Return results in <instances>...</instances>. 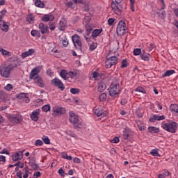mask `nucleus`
Listing matches in <instances>:
<instances>
[{"instance_id":"e2e57ef3","label":"nucleus","mask_w":178,"mask_h":178,"mask_svg":"<svg viewBox=\"0 0 178 178\" xmlns=\"http://www.w3.org/2000/svg\"><path fill=\"white\" fill-rule=\"evenodd\" d=\"M40 176H41V172H40V171L35 172L33 174V177L35 178L40 177Z\"/></svg>"},{"instance_id":"09e8293b","label":"nucleus","mask_w":178,"mask_h":178,"mask_svg":"<svg viewBox=\"0 0 178 178\" xmlns=\"http://www.w3.org/2000/svg\"><path fill=\"white\" fill-rule=\"evenodd\" d=\"M92 78L95 79V80H98L99 79V73L97 72H94L92 74Z\"/></svg>"},{"instance_id":"338daca9","label":"nucleus","mask_w":178,"mask_h":178,"mask_svg":"<svg viewBox=\"0 0 178 178\" xmlns=\"http://www.w3.org/2000/svg\"><path fill=\"white\" fill-rule=\"evenodd\" d=\"M24 170H25V174H24V175L23 176V177H24V178H27V177H29V170L24 169Z\"/></svg>"},{"instance_id":"864d4df0","label":"nucleus","mask_w":178,"mask_h":178,"mask_svg":"<svg viewBox=\"0 0 178 178\" xmlns=\"http://www.w3.org/2000/svg\"><path fill=\"white\" fill-rule=\"evenodd\" d=\"M120 140H119V137H114L113 140H111V143H113V144H118V143H119Z\"/></svg>"},{"instance_id":"774afa93","label":"nucleus","mask_w":178,"mask_h":178,"mask_svg":"<svg viewBox=\"0 0 178 178\" xmlns=\"http://www.w3.org/2000/svg\"><path fill=\"white\" fill-rule=\"evenodd\" d=\"M173 13L176 16V17H178V8H175L173 10Z\"/></svg>"},{"instance_id":"bb28decb","label":"nucleus","mask_w":178,"mask_h":178,"mask_svg":"<svg viewBox=\"0 0 178 178\" xmlns=\"http://www.w3.org/2000/svg\"><path fill=\"white\" fill-rule=\"evenodd\" d=\"M60 76L64 80H67V79H70L69 72H67V71L65 70H61V72L60 73Z\"/></svg>"},{"instance_id":"7c9ffc66","label":"nucleus","mask_w":178,"mask_h":178,"mask_svg":"<svg viewBox=\"0 0 178 178\" xmlns=\"http://www.w3.org/2000/svg\"><path fill=\"white\" fill-rule=\"evenodd\" d=\"M97 90L99 92H102L105 91V90H106V84H105V83H103V82L99 83V86Z\"/></svg>"},{"instance_id":"0e129e2a","label":"nucleus","mask_w":178,"mask_h":178,"mask_svg":"<svg viewBox=\"0 0 178 178\" xmlns=\"http://www.w3.org/2000/svg\"><path fill=\"white\" fill-rule=\"evenodd\" d=\"M58 173L60 176H65V171L62 168L58 170Z\"/></svg>"},{"instance_id":"de8ad7c7","label":"nucleus","mask_w":178,"mask_h":178,"mask_svg":"<svg viewBox=\"0 0 178 178\" xmlns=\"http://www.w3.org/2000/svg\"><path fill=\"white\" fill-rule=\"evenodd\" d=\"M151 155H153V156H159V153L158 152V149H152L150 152Z\"/></svg>"},{"instance_id":"0eeeda50","label":"nucleus","mask_w":178,"mask_h":178,"mask_svg":"<svg viewBox=\"0 0 178 178\" xmlns=\"http://www.w3.org/2000/svg\"><path fill=\"white\" fill-rule=\"evenodd\" d=\"M8 120L10 122H11V123L13 124L22 123V122H23V118L19 114L8 115Z\"/></svg>"},{"instance_id":"79ce46f5","label":"nucleus","mask_w":178,"mask_h":178,"mask_svg":"<svg viewBox=\"0 0 178 178\" xmlns=\"http://www.w3.org/2000/svg\"><path fill=\"white\" fill-rule=\"evenodd\" d=\"M85 125L83 122H79L74 124V129H84Z\"/></svg>"},{"instance_id":"423d86ee","label":"nucleus","mask_w":178,"mask_h":178,"mask_svg":"<svg viewBox=\"0 0 178 178\" xmlns=\"http://www.w3.org/2000/svg\"><path fill=\"white\" fill-rule=\"evenodd\" d=\"M126 30H127V27H126L124 21H120L117 26L118 35H124L126 34Z\"/></svg>"},{"instance_id":"aec40b11","label":"nucleus","mask_w":178,"mask_h":178,"mask_svg":"<svg viewBox=\"0 0 178 178\" xmlns=\"http://www.w3.org/2000/svg\"><path fill=\"white\" fill-rule=\"evenodd\" d=\"M140 58L142 60H144L145 62H148L149 59H151V55L145 52V50H143V52L140 54Z\"/></svg>"},{"instance_id":"ddd939ff","label":"nucleus","mask_w":178,"mask_h":178,"mask_svg":"<svg viewBox=\"0 0 178 178\" xmlns=\"http://www.w3.org/2000/svg\"><path fill=\"white\" fill-rule=\"evenodd\" d=\"M53 112L57 115H63L66 113V110L64 108L54 106L53 107Z\"/></svg>"},{"instance_id":"a18cd8bd","label":"nucleus","mask_w":178,"mask_h":178,"mask_svg":"<svg viewBox=\"0 0 178 178\" xmlns=\"http://www.w3.org/2000/svg\"><path fill=\"white\" fill-rule=\"evenodd\" d=\"M154 118L156 119V120H165V116L163 115H154Z\"/></svg>"},{"instance_id":"603ef678","label":"nucleus","mask_w":178,"mask_h":178,"mask_svg":"<svg viewBox=\"0 0 178 178\" xmlns=\"http://www.w3.org/2000/svg\"><path fill=\"white\" fill-rule=\"evenodd\" d=\"M0 52H1V54L6 56H9V51L3 49H0Z\"/></svg>"},{"instance_id":"13d9d810","label":"nucleus","mask_w":178,"mask_h":178,"mask_svg":"<svg viewBox=\"0 0 178 178\" xmlns=\"http://www.w3.org/2000/svg\"><path fill=\"white\" fill-rule=\"evenodd\" d=\"M84 26H85V27H86V29L88 32L92 31V28L90 25H88V24H85Z\"/></svg>"},{"instance_id":"e433bc0d","label":"nucleus","mask_w":178,"mask_h":178,"mask_svg":"<svg viewBox=\"0 0 178 178\" xmlns=\"http://www.w3.org/2000/svg\"><path fill=\"white\" fill-rule=\"evenodd\" d=\"M106 93L104 92L102 93L99 96V99L101 102H105V101H106Z\"/></svg>"},{"instance_id":"4be33fe9","label":"nucleus","mask_w":178,"mask_h":178,"mask_svg":"<svg viewBox=\"0 0 178 178\" xmlns=\"http://www.w3.org/2000/svg\"><path fill=\"white\" fill-rule=\"evenodd\" d=\"M35 53V50L33 49H30L29 51H26L22 54L21 58L22 59H24L27 58V56H31V55L34 54Z\"/></svg>"},{"instance_id":"cd10ccee","label":"nucleus","mask_w":178,"mask_h":178,"mask_svg":"<svg viewBox=\"0 0 178 178\" xmlns=\"http://www.w3.org/2000/svg\"><path fill=\"white\" fill-rule=\"evenodd\" d=\"M0 29L2 30V31H4V33H8V31H9V26L6 24L5 21L0 24Z\"/></svg>"},{"instance_id":"a211bd4d","label":"nucleus","mask_w":178,"mask_h":178,"mask_svg":"<svg viewBox=\"0 0 178 178\" xmlns=\"http://www.w3.org/2000/svg\"><path fill=\"white\" fill-rule=\"evenodd\" d=\"M18 66H20V61H19V59L15 58L14 59L9 65L8 67H10V69L13 71V69L18 67Z\"/></svg>"},{"instance_id":"c03bdc74","label":"nucleus","mask_w":178,"mask_h":178,"mask_svg":"<svg viewBox=\"0 0 178 178\" xmlns=\"http://www.w3.org/2000/svg\"><path fill=\"white\" fill-rule=\"evenodd\" d=\"M35 147H41L42 145H44V142L42 140L38 139L35 140V143L34 144Z\"/></svg>"},{"instance_id":"c9c22d12","label":"nucleus","mask_w":178,"mask_h":178,"mask_svg":"<svg viewBox=\"0 0 178 178\" xmlns=\"http://www.w3.org/2000/svg\"><path fill=\"white\" fill-rule=\"evenodd\" d=\"M35 5L38 8H44V6H45V4H44L41 0H35Z\"/></svg>"},{"instance_id":"052dcab7","label":"nucleus","mask_w":178,"mask_h":178,"mask_svg":"<svg viewBox=\"0 0 178 178\" xmlns=\"http://www.w3.org/2000/svg\"><path fill=\"white\" fill-rule=\"evenodd\" d=\"M156 105L158 106L159 111H162V109L163 108V107H162V104H161V102L158 101L156 102Z\"/></svg>"},{"instance_id":"37998d69","label":"nucleus","mask_w":178,"mask_h":178,"mask_svg":"<svg viewBox=\"0 0 178 178\" xmlns=\"http://www.w3.org/2000/svg\"><path fill=\"white\" fill-rule=\"evenodd\" d=\"M91 20V17L90 16H85L83 18V24H88L90 23V21Z\"/></svg>"},{"instance_id":"680f3d73","label":"nucleus","mask_w":178,"mask_h":178,"mask_svg":"<svg viewBox=\"0 0 178 178\" xmlns=\"http://www.w3.org/2000/svg\"><path fill=\"white\" fill-rule=\"evenodd\" d=\"M114 22H115V19H113V18H109L108 19V23L109 26H112V24H113Z\"/></svg>"},{"instance_id":"9d476101","label":"nucleus","mask_w":178,"mask_h":178,"mask_svg":"<svg viewBox=\"0 0 178 178\" xmlns=\"http://www.w3.org/2000/svg\"><path fill=\"white\" fill-rule=\"evenodd\" d=\"M70 79H74V80H77L80 77V71L79 70H72L69 72Z\"/></svg>"},{"instance_id":"6ab92c4d","label":"nucleus","mask_w":178,"mask_h":178,"mask_svg":"<svg viewBox=\"0 0 178 178\" xmlns=\"http://www.w3.org/2000/svg\"><path fill=\"white\" fill-rule=\"evenodd\" d=\"M42 22H54L55 20V16L52 14L44 15L42 17Z\"/></svg>"},{"instance_id":"c85d7f7f","label":"nucleus","mask_w":178,"mask_h":178,"mask_svg":"<svg viewBox=\"0 0 178 178\" xmlns=\"http://www.w3.org/2000/svg\"><path fill=\"white\" fill-rule=\"evenodd\" d=\"M175 73H176L175 70H167L164 74H163L162 78L165 79V77H169V76H172V74H175Z\"/></svg>"},{"instance_id":"58836bf2","label":"nucleus","mask_w":178,"mask_h":178,"mask_svg":"<svg viewBox=\"0 0 178 178\" xmlns=\"http://www.w3.org/2000/svg\"><path fill=\"white\" fill-rule=\"evenodd\" d=\"M42 140L44 141V144L49 145L51 144V140H49V138L46 136H43L42 137Z\"/></svg>"},{"instance_id":"dca6fc26","label":"nucleus","mask_w":178,"mask_h":178,"mask_svg":"<svg viewBox=\"0 0 178 178\" xmlns=\"http://www.w3.org/2000/svg\"><path fill=\"white\" fill-rule=\"evenodd\" d=\"M39 30H40L42 34H48L49 33L48 25H44V23L39 24Z\"/></svg>"},{"instance_id":"412c9836","label":"nucleus","mask_w":178,"mask_h":178,"mask_svg":"<svg viewBox=\"0 0 178 178\" xmlns=\"http://www.w3.org/2000/svg\"><path fill=\"white\" fill-rule=\"evenodd\" d=\"M74 45H81V39L79 35L75 34L72 37Z\"/></svg>"},{"instance_id":"6e6552de","label":"nucleus","mask_w":178,"mask_h":178,"mask_svg":"<svg viewBox=\"0 0 178 178\" xmlns=\"http://www.w3.org/2000/svg\"><path fill=\"white\" fill-rule=\"evenodd\" d=\"M51 84H53V86H54V87H57L58 88H59V90H60V91L65 90V85L63 84L62 81H60V79H59L58 78H55V79H52Z\"/></svg>"},{"instance_id":"f8f14e48","label":"nucleus","mask_w":178,"mask_h":178,"mask_svg":"<svg viewBox=\"0 0 178 178\" xmlns=\"http://www.w3.org/2000/svg\"><path fill=\"white\" fill-rule=\"evenodd\" d=\"M70 122L73 124H76V123L79 122V116H77V115H75L73 111L70 112Z\"/></svg>"},{"instance_id":"9b49d317","label":"nucleus","mask_w":178,"mask_h":178,"mask_svg":"<svg viewBox=\"0 0 178 178\" xmlns=\"http://www.w3.org/2000/svg\"><path fill=\"white\" fill-rule=\"evenodd\" d=\"M67 27V20L65 18H62L58 24V29L60 31H64Z\"/></svg>"},{"instance_id":"393cba45","label":"nucleus","mask_w":178,"mask_h":178,"mask_svg":"<svg viewBox=\"0 0 178 178\" xmlns=\"http://www.w3.org/2000/svg\"><path fill=\"white\" fill-rule=\"evenodd\" d=\"M35 20V18L34 17V15H33L32 13H29L26 16V22L29 23V24H34V22Z\"/></svg>"},{"instance_id":"f257e3e1","label":"nucleus","mask_w":178,"mask_h":178,"mask_svg":"<svg viewBox=\"0 0 178 178\" xmlns=\"http://www.w3.org/2000/svg\"><path fill=\"white\" fill-rule=\"evenodd\" d=\"M119 56V54L116 52L115 50L110 51L107 56H106V61H105V67L106 69H111L112 66H116L118 65V62L119 60V58L118 57Z\"/></svg>"},{"instance_id":"1a4fd4ad","label":"nucleus","mask_w":178,"mask_h":178,"mask_svg":"<svg viewBox=\"0 0 178 178\" xmlns=\"http://www.w3.org/2000/svg\"><path fill=\"white\" fill-rule=\"evenodd\" d=\"M41 69H42V67H41V66H37L35 68H33L31 72L29 79L31 80H33V79L39 77L38 74H40V73H41Z\"/></svg>"},{"instance_id":"8fccbe9b","label":"nucleus","mask_w":178,"mask_h":178,"mask_svg":"<svg viewBox=\"0 0 178 178\" xmlns=\"http://www.w3.org/2000/svg\"><path fill=\"white\" fill-rule=\"evenodd\" d=\"M128 63L127 60H123L122 61V65H121V69H124V67H127Z\"/></svg>"},{"instance_id":"473e14b6","label":"nucleus","mask_w":178,"mask_h":178,"mask_svg":"<svg viewBox=\"0 0 178 178\" xmlns=\"http://www.w3.org/2000/svg\"><path fill=\"white\" fill-rule=\"evenodd\" d=\"M148 131L149 133H159V129L155 127H148Z\"/></svg>"},{"instance_id":"a878e982","label":"nucleus","mask_w":178,"mask_h":178,"mask_svg":"<svg viewBox=\"0 0 178 178\" xmlns=\"http://www.w3.org/2000/svg\"><path fill=\"white\" fill-rule=\"evenodd\" d=\"M156 13L161 19H163L165 16H166V11L163 10V9H162L161 8L160 9H158L156 11Z\"/></svg>"},{"instance_id":"5701e85b","label":"nucleus","mask_w":178,"mask_h":178,"mask_svg":"<svg viewBox=\"0 0 178 178\" xmlns=\"http://www.w3.org/2000/svg\"><path fill=\"white\" fill-rule=\"evenodd\" d=\"M170 111L172 113H175L176 116H178V105L177 104H170Z\"/></svg>"},{"instance_id":"49530a36","label":"nucleus","mask_w":178,"mask_h":178,"mask_svg":"<svg viewBox=\"0 0 178 178\" xmlns=\"http://www.w3.org/2000/svg\"><path fill=\"white\" fill-rule=\"evenodd\" d=\"M4 89L6 91H10V90H13V86L10 83H8L6 85V86H5Z\"/></svg>"},{"instance_id":"69168bd1","label":"nucleus","mask_w":178,"mask_h":178,"mask_svg":"<svg viewBox=\"0 0 178 178\" xmlns=\"http://www.w3.org/2000/svg\"><path fill=\"white\" fill-rule=\"evenodd\" d=\"M73 162H74V163H80L81 161H80V159L77 157H74L73 159Z\"/></svg>"},{"instance_id":"5fc2aeb1","label":"nucleus","mask_w":178,"mask_h":178,"mask_svg":"<svg viewBox=\"0 0 178 178\" xmlns=\"http://www.w3.org/2000/svg\"><path fill=\"white\" fill-rule=\"evenodd\" d=\"M49 26L50 30H51L52 31H54V30L56 29V26H55V23H49Z\"/></svg>"},{"instance_id":"c756f323","label":"nucleus","mask_w":178,"mask_h":178,"mask_svg":"<svg viewBox=\"0 0 178 178\" xmlns=\"http://www.w3.org/2000/svg\"><path fill=\"white\" fill-rule=\"evenodd\" d=\"M103 30L102 29H95L92 33V37L93 38H97V37L99 36V34L102 33Z\"/></svg>"},{"instance_id":"bf43d9fd","label":"nucleus","mask_w":178,"mask_h":178,"mask_svg":"<svg viewBox=\"0 0 178 178\" xmlns=\"http://www.w3.org/2000/svg\"><path fill=\"white\" fill-rule=\"evenodd\" d=\"M161 5V9H165L166 8V4H165V1L163 0H159Z\"/></svg>"},{"instance_id":"ea45409f","label":"nucleus","mask_w":178,"mask_h":178,"mask_svg":"<svg viewBox=\"0 0 178 178\" xmlns=\"http://www.w3.org/2000/svg\"><path fill=\"white\" fill-rule=\"evenodd\" d=\"M65 6L67 8H72V9H74L76 8V4H74V1H70L65 3Z\"/></svg>"},{"instance_id":"72a5a7b5","label":"nucleus","mask_w":178,"mask_h":178,"mask_svg":"<svg viewBox=\"0 0 178 178\" xmlns=\"http://www.w3.org/2000/svg\"><path fill=\"white\" fill-rule=\"evenodd\" d=\"M62 155V158H63V159H67V161H72V159H73V157L72 156H67V153L63 152L61 153Z\"/></svg>"},{"instance_id":"4c0bfd02","label":"nucleus","mask_w":178,"mask_h":178,"mask_svg":"<svg viewBox=\"0 0 178 178\" xmlns=\"http://www.w3.org/2000/svg\"><path fill=\"white\" fill-rule=\"evenodd\" d=\"M42 111L43 112H49L51 111V105L46 104L42 107Z\"/></svg>"},{"instance_id":"4468645a","label":"nucleus","mask_w":178,"mask_h":178,"mask_svg":"<svg viewBox=\"0 0 178 178\" xmlns=\"http://www.w3.org/2000/svg\"><path fill=\"white\" fill-rule=\"evenodd\" d=\"M40 109H36L34 111H33L31 114V119H32L33 122H38V119H40V118L38 117L40 115Z\"/></svg>"},{"instance_id":"7ed1b4c3","label":"nucleus","mask_w":178,"mask_h":178,"mask_svg":"<svg viewBox=\"0 0 178 178\" xmlns=\"http://www.w3.org/2000/svg\"><path fill=\"white\" fill-rule=\"evenodd\" d=\"M122 92V88H120V84L119 82H113L110 86L109 95L110 97H116Z\"/></svg>"},{"instance_id":"20e7f679","label":"nucleus","mask_w":178,"mask_h":178,"mask_svg":"<svg viewBox=\"0 0 178 178\" xmlns=\"http://www.w3.org/2000/svg\"><path fill=\"white\" fill-rule=\"evenodd\" d=\"M111 3V8L115 15H121L122 10H123V6H122V0H115Z\"/></svg>"},{"instance_id":"f03ea898","label":"nucleus","mask_w":178,"mask_h":178,"mask_svg":"<svg viewBox=\"0 0 178 178\" xmlns=\"http://www.w3.org/2000/svg\"><path fill=\"white\" fill-rule=\"evenodd\" d=\"M177 122L175 121H164L161 123V127L165 131H168L169 133H176L177 131Z\"/></svg>"},{"instance_id":"2f4dec72","label":"nucleus","mask_w":178,"mask_h":178,"mask_svg":"<svg viewBox=\"0 0 178 178\" xmlns=\"http://www.w3.org/2000/svg\"><path fill=\"white\" fill-rule=\"evenodd\" d=\"M31 35L32 37H35V38H40L41 37V33L38 30H32L31 32Z\"/></svg>"},{"instance_id":"39448f33","label":"nucleus","mask_w":178,"mask_h":178,"mask_svg":"<svg viewBox=\"0 0 178 178\" xmlns=\"http://www.w3.org/2000/svg\"><path fill=\"white\" fill-rule=\"evenodd\" d=\"M12 70L10 68L9 65L3 63L0 65V74L1 77H4L5 79H8L9 76H10Z\"/></svg>"},{"instance_id":"f3484780","label":"nucleus","mask_w":178,"mask_h":178,"mask_svg":"<svg viewBox=\"0 0 178 178\" xmlns=\"http://www.w3.org/2000/svg\"><path fill=\"white\" fill-rule=\"evenodd\" d=\"M32 80H34V82L38 87H41V88H43L44 87L45 84L44 83V80L41 76H37L36 78H33Z\"/></svg>"},{"instance_id":"f704fd0d","label":"nucleus","mask_w":178,"mask_h":178,"mask_svg":"<svg viewBox=\"0 0 178 178\" xmlns=\"http://www.w3.org/2000/svg\"><path fill=\"white\" fill-rule=\"evenodd\" d=\"M136 92H142V94H147V90L141 86H139L135 89Z\"/></svg>"},{"instance_id":"4d7b16f0","label":"nucleus","mask_w":178,"mask_h":178,"mask_svg":"<svg viewBox=\"0 0 178 178\" xmlns=\"http://www.w3.org/2000/svg\"><path fill=\"white\" fill-rule=\"evenodd\" d=\"M26 95H27V94H26V93H20L19 95H18V98L19 99H24V97H26Z\"/></svg>"},{"instance_id":"a19ab883","label":"nucleus","mask_w":178,"mask_h":178,"mask_svg":"<svg viewBox=\"0 0 178 178\" xmlns=\"http://www.w3.org/2000/svg\"><path fill=\"white\" fill-rule=\"evenodd\" d=\"M141 54H143V50L141 51V49H134V55H135V56H138V55L141 56Z\"/></svg>"},{"instance_id":"6e6d98bb","label":"nucleus","mask_w":178,"mask_h":178,"mask_svg":"<svg viewBox=\"0 0 178 178\" xmlns=\"http://www.w3.org/2000/svg\"><path fill=\"white\" fill-rule=\"evenodd\" d=\"M31 166L32 169H33L34 170H37L38 169V168H40V167L38 166V165H37V164H35V163H32L31 164Z\"/></svg>"},{"instance_id":"b1692460","label":"nucleus","mask_w":178,"mask_h":178,"mask_svg":"<svg viewBox=\"0 0 178 178\" xmlns=\"http://www.w3.org/2000/svg\"><path fill=\"white\" fill-rule=\"evenodd\" d=\"M95 115H97V117L102 116V118L106 116V114L104 113V110L100 108H97L95 110Z\"/></svg>"},{"instance_id":"3c124183","label":"nucleus","mask_w":178,"mask_h":178,"mask_svg":"<svg viewBox=\"0 0 178 178\" xmlns=\"http://www.w3.org/2000/svg\"><path fill=\"white\" fill-rule=\"evenodd\" d=\"M70 92L72 94H79V92H80V89H78V88H71L70 89Z\"/></svg>"},{"instance_id":"2eb2a0df","label":"nucleus","mask_w":178,"mask_h":178,"mask_svg":"<svg viewBox=\"0 0 178 178\" xmlns=\"http://www.w3.org/2000/svg\"><path fill=\"white\" fill-rule=\"evenodd\" d=\"M12 159L13 161H14V162H16V161H20L21 159H23V152L19 151L15 153L13 155Z\"/></svg>"}]
</instances>
